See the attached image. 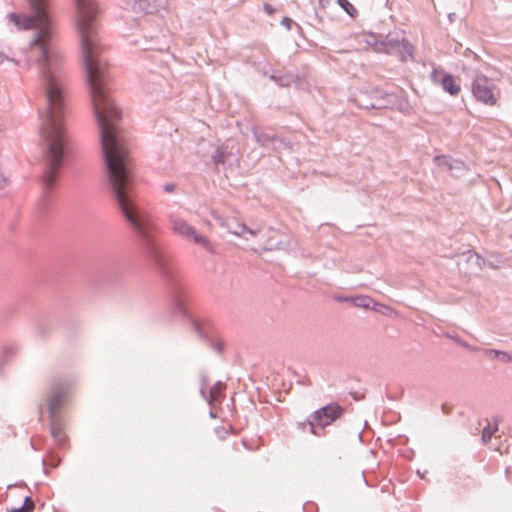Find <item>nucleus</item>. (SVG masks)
Here are the masks:
<instances>
[{
  "instance_id": "39",
  "label": "nucleus",
  "mask_w": 512,
  "mask_h": 512,
  "mask_svg": "<svg viewBox=\"0 0 512 512\" xmlns=\"http://www.w3.org/2000/svg\"><path fill=\"white\" fill-rule=\"evenodd\" d=\"M455 16H456V15H455V13H449V14H448V18H449L450 22H453V21H454Z\"/></svg>"
},
{
  "instance_id": "26",
  "label": "nucleus",
  "mask_w": 512,
  "mask_h": 512,
  "mask_svg": "<svg viewBox=\"0 0 512 512\" xmlns=\"http://www.w3.org/2000/svg\"><path fill=\"white\" fill-rule=\"evenodd\" d=\"M193 240H194V244H200L202 245L207 251H210L212 252V249H211V246H210V243L209 241L203 237L202 235L200 234H197L195 231H194V237H193Z\"/></svg>"
},
{
  "instance_id": "15",
  "label": "nucleus",
  "mask_w": 512,
  "mask_h": 512,
  "mask_svg": "<svg viewBox=\"0 0 512 512\" xmlns=\"http://www.w3.org/2000/svg\"><path fill=\"white\" fill-rule=\"evenodd\" d=\"M434 162L439 167H444L450 171L463 172L465 170V163L447 155H439L434 157Z\"/></svg>"
},
{
  "instance_id": "21",
  "label": "nucleus",
  "mask_w": 512,
  "mask_h": 512,
  "mask_svg": "<svg viewBox=\"0 0 512 512\" xmlns=\"http://www.w3.org/2000/svg\"><path fill=\"white\" fill-rule=\"evenodd\" d=\"M400 45L399 50L394 51V54L398 55L402 61H406L413 54V46L404 39Z\"/></svg>"
},
{
  "instance_id": "27",
  "label": "nucleus",
  "mask_w": 512,
  "mask_h": 512,
  "mask_svg": "<svg viewBox=\"0 0 512 512\" xmlns=\"http://www.w3.org/2000/svg\"><path fill=\"white\" fill-rule=\"evenodd\" d=\"M256 70L258 73L262 74L263 76H268L272 73V68L269 65H261L258 64L256 66Z\"/></svg>"
},
{
  "instance_id": "23",
  "label": "nucleus",
  "mask_w": 512,
  "mask_h": 512,
  "mask_svg": "<svg viewBox=\"0 0 512 512\" xmlns=\"http://www.w3.org/2000/svg\"><path fill=\"white\" fill-rule=\"evenodd\" d=\"M485 354L488 356H493L494 358H497L504 363L512 362V356L506 351H501L497 349H487L485 351Z\"/></svg>"
},
{
  "instance_id": "7",
  "label": "nucleus",
  "mask_w": 512,
  "mask_h": 512,
  "mask_svg": "<svg viewBox=\"0 0 512 512\" xmlns=\"http://www.w3.org/2000/svg\"><path fill=\"white\" fill-rule=\"evenodd\" d=\"M225 384L217 381L213 386L209 387L206 376L200 374V389L199 393L202 399L208 403L209 406L220 404L224 399Z\"/></svg>"
},
{
  "instance_id": "37",
  "label": "nucleus",
  "mask_w": 512,
  "mask_h": 512,
  "mask_svg": "<svg viewBox=\"0 0 512 512\" xmlns=\"http://www.w3.org/2000/svg\"><path fill=\"white\" fill-rule=\"evenodd\" d=\"M441 410L444 414H449L451 412V407H449L447 404H442Z\"/></svg>"
},
{
  "instance_id": "9",
  "label": "nucleus",
  "mask_w": 512,
  "mask_h": 512,
  "mask_svg": "<svg viewBox=\"0 0 512 512\" xmlns=\"http://www.w3.org/2000/svg\"><path fill=\"white\" fill-rule=\"evenodd\" d=\"M173 298V315L176 318L182 320H189V292L185 290L181 285L174 284L172 291Z\"/></svg>"
},
{
  "instance_id": "30",
  "label": "nucleus",
  "mask_w": 512,
  "mask_h": 512,
  "mask_svg": "<svg viewBox=\"0 0 512 512\" xmlns=\"http://www.w3.org/2000/svg\"><path fill=\"white\" fill-rule=\"evenodd\" d=\"M163 190L166 193H172L177 190V186L174 183H166L163 185Z\"/></svg>"
},
{
  "instance_id": "14",
  "label": "nucleus",
  "mask_w": 512,
  "mask_h": 512,
  "mask_svg": "<svg viewBox=\"0 0 512 512\" xmlns=\"http://www.w3.org/2000/svg\"><path fill=\"white\" fill-rule=\"evenodd\" d=\"M269 79L275 82L279 87L287 88L297 82L298 76L285 69H276L272 70V73L269 75Z\"/></svg>"
},
{
  "instance_id": "2",
  "label": "nucleus",
  "mask_w": 512,
  "mask_h": 512,
  "mask_svg": "<svg viewBox=\"0 0 512 512\" xmlns=\"http://www.w3.org/2000/svg\"><path fill=\"white\" fill-rule=\"evenodd\" d=\"M31 14H8L17 29L34 30L27 50V61L37 70V82L45 99L39 110L43 140L42 184L48 194L58 182L70 154V136L65 126L67 89L63 56L57 46V31L50 16V0H27Z\"/></svg>"
},
{
  "instance_id": "13",
  "label": "nucleus",
  "mask_w": 512,
  "mask_h": 512,
  "mask_svg": "<svg viewBox=\"0 0 512 512\" xmlns=\"http://www.w3.org/2000/svg\"><path fill=\"white\" fill-rule=\"evenodd\" d=\"M253 136L255 141L266 148L267 150H276L278 147L285 145L284 140L282 138L277 137L274 134H270L264 132L258 128L253 129Z\"/></svg>"
},
{
  "instance_id": "35",
  "label": "nucleus",
  "mask_w": 512,
  "mask_h": 512,
  "mask_svg": "<svg viewBox=\"0 0 512 512\" xmlns=\"http://www.w3.org/2000/svg\"><path fill=\"white\" fill-rule=\"evenodd\" d=\"M450 337H451L452 339H454V340L456 341V343H457V344H459L460 346H462V347H464V348H469V347H470L466 342H464V341H462V340H460V339H458V338H455V337H453V336H450Z\"/></svg>"
},
{
  "instance_id": "33",
  "label": "nucleus",
  "mask_w": 512,
  "mask_h": 512,
  "mask_svg": "<svg viewBox=\"0 0 512 512\" xmlns=\"http://www.w3.org/2000/svg\"><path fill=\"white\" fill-rule=\"evenodd\" d=\"M263 8H264V11L266 13H268L269 15H273L275 13V11H276L275 8L272 5L268 4V3H265L263 5Z\"/></svg>"
},
{
  "instance_id": "24",
  "label": "nucleus",
  "mask_w": 512,
  "mask_h": 512,
  "mask_svg": "<svg viewBox=\"0 0 512 512\" xmlns=\"http://www.w3.org/2000/svg\"><path fill=\"white\" fill-rule=\"evenodd\" d=\"M339 6L350 16L357 13L356 8L349 2V0H337Z\"/></svg>"
},
{
  "instance_id": "34",
  "label": "nucleus",
  "mask_w": 512,
  "mask_h": 512,
  "mask_svg": "<svg viewBox=\"0 0 512 512\" xmlns=\"http://www.w3.org/2000/svg\"><path fill=\"white\" fill-rule=\"evenodd\" d=\"M7 185V179L0 173V190H3Z\"/></svg>"
},
{
  "instance_id": "36",
  "label": "nucleus",
  "mask_w": 512,
  "mask_h": 512,
  "mask_svg": "<svg viewBox=\"0 0 512 512\" xmlns=\"http://www.w3.org/2000/svg\"><path fill=\"white\" fill-rule=\"evenodd\" d=\"M9 512H28V511H27V508L22 505V506L17 507V508H11L9 510Z\"/></svg>"
},
{
  "instance_id": "25",
  "label": "nucleus",
  "mask_w": 512,
  "mask_h": 512,
  "mask_svg": "<svg viewBox=\"0 0 512 512\" xmlns=\"http://www.w3.org/2000/svg\"><path fill=\"white\" fill-rule=\"evenodd\" d=\"M497 429V424L493 427H491L490 425L485 426L482 430V441L484 443H488L494 432L497 431Z\"/></svg>"
},
{
  "instance_id": "42",
  "label": "nucleus",
  "mask_w": 512,
  "mask_h": 512,
  "mask_svg": "<svg viewBox=\"0 0 512 512\" xmlns=\"http://www.w3.org/2000/svg\"><path fill=\"white\" fill-rule=\"evenodd\" d=\"M470 53H472L474 55L475 58H477V54L473 53L472 51H470L469 49H467Z\"/></svg>"
},
{
  "instance_id": "16",
  "label": "nucleus",
  "mask_w": 512,
  "mask_h": 512,
  "mask_svg": "<svg viewBox=\"0 0 512 512\" xmlns=\"http://www.w3.org/2000/svg\"><path fill=\"white\" fill-rule=\"evenodd\" d=\"M144 38H149L151 41H153L152 44L144 46V50L164 51L168 48L167 42L164 40L165 36L163 35L161 28H157L156 33L154 34H145Z\"/></svg>"
},
{
  "instance_id": "19",
  "label": "nucleus",
  "mask_w": 512,
  "mask_h": 512,
  "mask_svg": "<svg viewBox=\"0 0 512 512\" xmlns=\"http://www.w3.org/2000/svg\"><path fill=\"white\" fill-rule=\"evenodd\" d=\"M158 3L156 0H138L134 4V10L141 11L145 14H153L158 11Z\"/></svg>"
},
{
  "instance_id": "40",
  "label": "nucleus",
  "mask_w": 512,
  "mask_h": 512,
  "mask_svg": "<svg viewBox=\"0 0 512 512\" xmlns=\"http://www.w3.org/2000/svg\"><path fill=\"white\" fill-rule=\"evenodd\" d=\"M324 2H325V0H319V4H320L322 7H324Z\"/></svg>"
},
{
  "instance_id": "20",
  "label": "nucleus",
  "mask_w": 512,
  "mask_h": 512,
  "mask_svg": "<svg viewBox=\"0 0 512 512\" xmlns=\"http://www.w3.org/2000/svg\"><path fill=\"white\" fill-rule=\"evenodd\" d=\"M374 303L373 299L369 296H365V295H358V296H354L353 299H351V304L355 307H359V308H364V309H369V308H372V304ZM373 309H375L373 307Z\"/></svg>"
},
{
  "instance_id": "3",
  "label": "nucleus",
  "mask_w": 512,
  "mask_h": 512,
  "mask_svg": "<svg viewBox=\"0 0 512 512\" xmlns=\"http://www.w3.org/2000/svg\"><path fill=\"white\" fill-rule=\"evenodd\" d=\"M67 392V384L63 381H55L45 398V404L50 418V432L55 443L63 447L66 444V434L63 424L58 418V410L61 407Z\"/></svg>"
},
{
  "instance_id": "5",
  "label": "nucleus",
  "mask_w": 512,
  "mask_h": 512,
  "mask_svg": "<svg viewBox=\"0 0 512 512\" xmlns=\"http://www.w3.org/2000/svg\"><path fill=\"white\" fill-rule=\"evenodd\" d=\"M194 335L200 343L219 356L224 354L225 342L209 321L198 320L194 317Z\"/></svg>"
},
{
  "instance_id": "18",
  "label": "nucleus",
  "mask_w": 512,
  "mask_h": 512,
  "mask_svg": "<svg viewBox=\"0 0 512 512\" xmlns=\"http://www.w3.org/2000/svg\"><path fill=\"white\" fill-rule=\"evenodd\" d=\"M403 37L400 39L397 36L388 34L383 40L379 41V51H384L387 54H394V51L399 50Z\"/></svg>"
},
{
  "instance_id": "32",
  "label": "nucleus",
  "mask_w": 512,
  "mask_h": 512,
  "mask_svg": "<svg viewBox=\"0 0 512 512\" xmlns=\"http://www.w3.org/2000/svg\"><path fill=\"white\" fill-rule=\"evenodd\" d=\"M292 19L289 18V17H284L281 21V24L283 26H285L287 28V30H290L291 29V25H292Z\"/></svg>"
},
{
  "instance_id": "4",
  "label": "nucleus",
  "mask_w": 512,
  "mask_h": 512,
  "mask_svg": "<svg viewBox=\"0 0 512 512\" xmlns=\"http://www.w3.org/2000/svg\"><path fill=\"white\" fill-rule=\"evenodd\" d=\"M344 408L337 403L327 404L316 411L301 425L303 428L309 426V431L315 436H323L325 427L332 424L344 413Z\"/></svg>"
},
{
  "instance_id": "28",
  "label": "nucleus",
  "mask_w": 512,
  "mask_h": 512,
  "mask_svg": "<svg viewBox=\"0 0 512 512\" xmlns=\"http://www.w3.org/2000/svg\"><path fill=\"white\" fill-rule=\"evenodd\" d=\"M23 506L27 508L28 512H32L35 508V503H34L32 497L26 496L24 498Z\"/></svg>"
},
{
  "instance_id": "10",
  "label": "nucleus",
  "mask_w": 512,
  "mask_h": 512,
  "mask_svg": "<svg viewBox=\"0 0 512 512\" xmlns=\"http://www.w3.org/2000/svg\"><path fill=\"white\" fill-rule=\"evenodd\" d=\"M430 80L433 84L441 86L451 96H456L461 90L455 77L441 68H434L431 71Z\"/></svg>"
},
{
  "instance_id": "22",
  "label": "nucleus",
  "mask_w": 512,
  "mask_h": 512,
  "mask_svg": "<svg viewBox=\"0 0 512 512\" xmlns=\"http://www.w3.org/2000/svg\"><path fill=\"white\" fill-rule=\"evenodd\" d=\"M357 105L360 107V108H363V109H372V99L369 95V90H366V91H363V92H360V94L357 96V98L355 99Z\"/></svg>"
},
{
  "instance_id": "12",
  "label": "nucleus",
  "mask_w": 512,
  "mask_h": 512,
  "mask_svg": "<svg viewBox=\"0 0 512 512\" xmlns=\"http://www.w3.org/2000/svg\"><path fill=\"white\" fill-rule=\"evenodd\" d=\"M169 223L170 228L175 234L187 240H190L192 238V227L181 214L171 213L169 215Z\"/></svg>"
},
{
  "instance_id": "29",
  "label": "nucleus",
  "mask_w": 512,
  "mask_h": 512,
  "mask_svg": "<svg viewBox=\"0 0 512 512\" xmlns=\"http://www.w3.org/2000/svg\"><path fill=\"white\" fill-rule=\"evenodd\" d=\"M463 255H467V261L475 260L477 266H480V263H479L480 257L478 254L468 251L467 253H463Z\"/></svg>"
},
{
  "instance_id": "38",
  "label": "nucleus",
  "mask_w": 512,
  "mask_h": 512,
  "mask_svg": "<svg viewBox=\"0 0 512 512\" xmlns=\"http://www.w3.org/2000/svg\"><path fill=\"white\" fill-rule=\"evenodd\" d=\"M214 407L215 406H210L209 415H210L211 418H216L217 417V415H216V413L214 411Z\"/></svg>"
},
{
  "instance_id": "41",
  "label": "nucleus",
  "mask_w": 512,
  "mask_h": 512,
  "mask_svg": "<svg viewBox=\"0 0 512 512\" xmlns=\"http://www.w3.org/2000/svg\"><path fill=\"white\" fill-rule=\"evenodd\" d=\"M358 438H359L360 440L362 439V431H360V432L358 433Z\"/></svg>"
},
{
  "instance_id": "31",
  "label": "nucleus",
  "mask_w": 512,
  "mask_h": 512,
  "mask_svg": "<svg viewBox=\"0 0 512 512\" xmlns=\"http://www.w3.org/2000/svg\"><path fill=\"white\" fill-rule=\"evenodd\" d=\"M354 296H342V295H336L334 297V299L337 301V302H346V303H350L351 304V299H353Z\"/></svg>"
},
{
  "instance_id": "1",
  "label": "nucleus",
  "mask_w": 512,
  "mask_h": 512,
  "mask_svg": "<svg viewBox=\"0 0 512 512\" xmlns=\"http://www.w3.org/2000/svg\"><path fill=\"white\" fill-rule=\"evenodd\" d=\"M75 4L82 60L99 127L109 189L122 215L136 231L141 249L145 250V257L164 278L170 279L172 271L169 260L158 249L152 235V225L137 203L133 162L118 128L122 112L107 87V61L101 55L96 2L75 0Z\"/></svg>"
},
{
  "instance_id": "8",
  "label": "nucleus",
  "mask_w": 512,
  "mask_h": 512,
  "mask_svg": "<svg viewBox=\"0 0 512 512\" xmlns=\"http://www.w3.org/2000/svg\"><path fill=\"white\" fill-rule=\"evenodd\" d=\"M369 95L372 99V109H394L399 104V97L392 91L385 90L380 87H372L369 89Z\"/></svg>"
},
{
  "instance_id": "17",
  "label": "nucleus",
  "mask_w": 512,
  "mask_h": 512,
  "mask_svg": "<svg viewBox=\"0 0 512 512\" xmlns=\"http://www.w3.org/2000/svg\"><path fill=\"white\" fill-rule=\"evenodd\" d=\"M227 228L231 234L239 237H243L245 234H249L252 237H256L260 232L259 229H251L244 223H239L235 220L228 221Z\"/></svg>"
},
{
  "instance_id": "11",
  "label": "nucleus",
  "mask_w": 512,
  "mask_h": 512,
  "mask_svg": "<svg viewBox=\"0 0 512 512\" xmlns=\"http://www.w3.org/2000/svg\"><path fill=\"white\" fill-rule=\"evenodd\" d=\"M198 146H209L210 159L216 171L219 172L221 169H226L228 165V160L232 156L231 153L227 152L223 147L215 146L203 139L201 140L200 143H198Z\"/></svg>"
},
{
  "instance_id": "6",
  "label": "nucleus",
  "mask_w": 512,
  "mask_h": 512,
  "mask_svg": "<svg viewBox=\"0 0 512 512\" xmlns=\"http://www.w3.org/2000/svg\"><path fill=\"white\" fill-rule=\"evenodd\" d=\"M495 84L493 81L483 74H478L472 82V93L475 99L486 105L493 106L497 102L494 93Z\"/></svg>"
},
{
  "instance_id": "43",
  "label": "nucleus",
  "mask_w": 512,
  "mask_h": 512,
  "mask_svg": "<svg viewBox=\"0 0 512 512\" xmlns=\"http://www.w3.org/2000/svg\"><path fill=\"white\" fill-rule=\"evenodd\" d=\"M198 123H199L200 125H204V122H203V121H198Z\"/></svg>"
}]
</instances>
